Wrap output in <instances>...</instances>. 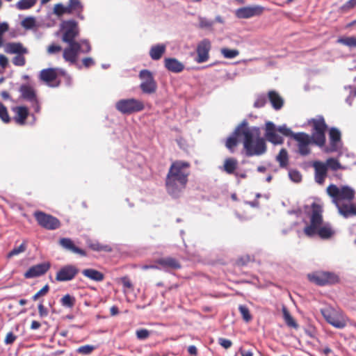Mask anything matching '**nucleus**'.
<instances>
[{
	"instance_id": "nucleus-9",
	"label": "nucleus",
	"mask_w": 356,
	"mask_h": 356,
	"mask_svg": "<svg viewBox=\"0 0 356 356\" xmlns=\"http://www.w3.org/2000/svg\"><path fill=\"white\" fill-rule=\"evenodd\" d=\"M33 216L38 224L46 229L54 230L60 227V222L57 218L43 211H37L34 212Z\"/></svg>"
},
{
	"instance_id": "nucleus-51",
	"label": "nucleus",
	"mask_w": 356,
	"mask_h": 356,
	"mask_svg": "<svg viewBox=\"0 0 356 356\" xmlns=\"http://www.w3.org/2000/svg\"><path fill=\"white\" fill-rule=\"evenodd\" d=\"M68 3L74 12L81 13L83 10V6L79 0H70Z\"/></svg>"
},
{
	"instance_id": "nucleus-12",
	"label": "nucleus",
	"mask_w": 356,
	"mask_h": 356,
	"mask_svg": "<svg viewBox=\"0 0 356 356\" xmlns=\"http://www.w3.org/2000/svg\"><path fill=\"white\" fill-rule=\"evenodd\" d=\"M297 142L298 152L302 156H307L311 152L309 145L313 143L311 136L305 132L296 133L293 138Z\"/></svg>"
},
{
	"instance_id": "nucleus-15",
	"label": "nucleus",
	"mask_w": 356,
	"mask_h": 356,
	"mask_svg": "<svg viewBox=\"0 0 356 356\" xmlns=\"http://www.w3.org/2000/svg\"><path fill=\"white\" fill-rule=\"evenodd\" d=\"M211 48V44L209 39L205 38L201 40L197 46V56L195 59L198 63L206 62L209 58V51Z\"/></svg>"
},
{
	"instance_id": "nucleus-60",
	"label": "nucleus",
	"mask_w": 356,
	"mask_h": 356,
	"mask_svg": "<svg viewBox=\"0 0 356 356\" xmlns=\"http://www.w3.org/2000/svg\"><path fill=\"white\" fill-rule=\"evenodd\" d=\"M250 261H251L250 257L248 255H246V256L241 257V258H239L237 260L236 263L238 266H245L247 264H248Z\"/></svg>"
},
{
	"instance_id": "nucleus-21",
	"label": "nucleus",
	"mask_w": 356,
	"mask_h": 356,
	"mask_svg": "<svg viewBox=\"0 0 356 356\" xmlns=\"http://www.w3.org/2000/svg\"><path fill=\"white\" fill-rule=\"evenodd\" d=\"M164 66L170 72L180 73L184 70V65L175 58H165Z\"/></svg>"
},
{
	"instance_id": "nucleus-26",
	"label": "nucleus",
	"mask_w": 356,
	"mask_h": 356,
	"mask_svg": "<svg viewBox=\"0 0 356 356\" xmlns=\"http://www.w3.org/2000/svg\"><path fill=\"white\" fill-rule=\"evenodd\" d=\"M156 262L165 268L179 269L181 268L179 262L172 257L161 258Z\"/></svg>"
},
{
	"instance_id": "nucleus-13",
	"label": "nucleus",
	"mask_w": 356,
	"mask_h": 356,
	"mask_svg": "<svg viewBox=\"0 0 356 356\" xmlns=\"http://www.w3.org/2000/svg\"><path fill=\"white\" fill-rule=\"evenodd\" d=\"M79 268L73 264L63 266L56 274L55 279L57 282H68L76 277L79 274Z\"/></svg>"
},
{
	"instance_id": "nucleus-35",
	"label": "nucleus",
	"mask_w": 356,
	"mask_h": 356,
	"mask_svg": "<svg viewBox=\"0 0 356 356\" xmlns=\"http://www.w3.org/2000/svg\"><path fill=\"white\" fill-rule=\"evenodd\" d=\"M337 42L350 48L356 47V37H341L338 38Z\"/></svg>"
},
{
	"instance_id": "nucleus-2",
	"label": "nucleus",
	"mask_w": 356,
	"mask_h": 356,
	"mask_svg": "<svg viewBox=\"0 0 356 356\" xmlns=\"http://www.w3.org/2000/svg\"><path fill=\"white\" fill-rule=\"evenodd\" d=\"M190 163L177 160L172 163L165 179L167 192L174 197H178L186 188L190 175Z\"/></svg>"
},
{
	"instance_id": "nucleus-54",
	"label": "nucleus",
	"mask_w": 356,
	"mask_h": 356,
	"mask_svg": "<svg viewBox=\"0 0 356 356\" xmlns=\"http://www.w3.org/2000/svg\"><path fill=\"white\" fill-rule=\"evenodd\" d=\"M49 290V286L48 284L44 286L39 291H38L33 297V300H37L40 296H45Z\"/></svg>"
},
{
	"instance_id": "nucleus-45",
	"label": "nucleus",
	"mask_w": 356,
	"mask_h": 356,
	"mask_svg": "<svg viewBox=\"0 0 356 356\" xmlns=\"http://www.w3.org/2000/svg\"><path fill=\"white\" fill-rule=\"evenodd\" d=\"M289 178L291 179V181H293V182H296V183H299L302 180V175L297 170H293V169L289 170Z\"/></svg>"
},
{
	"instance_id": "nucleus-10",
	"label": "nucleus",
	"mask_w": 356,
	"mask_h": 356,
	"mask_svg": "<svg viewBox=\"0 0 356 356\" xmlns=\"http://www.w3.org/2000/svg\"><path fill=\"white\" fill-rule=\"evenodd\" d=\"M62 41L67 44L77 42L75 39L79 35L78 23L74 20L65 22L62 26Z\"/></svg>"
},
{
	"instance_id": "nucleus-24",
	"label": "nucleus",
	"mask_w": 356,
	"mask_h": 356,
	"mask_svg": "<svg viewBox=\"0 0 356 356\" xmlns=\"http://www.w3.org/2000/svg\"><path fill=\"white\" fill-rule=\"evenodd\" d=\"M5 51L10 54H28L29 50L27 48L20 42H9L6 45Z\"/></svg>"
},
{
	"instance_id": "nucleus-37",
	"label": "nucleus",
	"mask_w": 356,
	"mask_h": 356,
	"mask_svg": "<svg viewBox=\"0 0 356 356\" xmlns=\"http://www.w3.org/2000/svg\"><path fill=\"white\" fill-rule=\"evenodd\" d=\"M325 164L327 168L334 171L344 168L337 159L332 157L327 159Z\"/></svg>"
},
{
	"instance_id": "nucleus-27",
	"label": "nucleus",
	"mask_w": 356,
	"mask_h": 356,
	"mask_svg": "<svg viewBox=\"0 0 356 356\" xmlns=\"http://www.w3.org/2000/svg\"><path fill=\"white\" fill-rule=\"evenodd\" d=\"M82 274L87 278L95 282H102L104 279V275L102 272L93 268L83 269Z\"/></svg>"
},
{
	"instance_id": "nucleus-63",
	"label": "nucleus",
	"mask_w": 356,
	"mask_h": 356,
	"mask_svg": "<svg viewBox=\"0 0 356 356\" xmlns=\"http://www.w3.org/2000/svg\"><path fill=\"white\" fill-rule=\"evenodd\" d=\"M8 64V60L7 57L3 54H0V66L5 68L7 67Z\"/></svg>"
},
{
	"instance_id": "nucleus-39",
	"label": "nucleus",
	"mask_w": 356,
	"mask_h": 356,
	"mask_svg": "<svg viewBox=\"0 0 356 356\" xmlns=\"http://www.w3.org/2000/svg\"><path fill=\"white\" fill-rule=\"evenodd\" d=\"M239 312L241 313L243 319L248 323L252 319V316L250 314V310L248 307L245 305H239L238 307Z\"/></svg>"
},
{
	"instance_id": "nucleus-34",
	"label": "nucleus",
	"mask_w": 356,
	"mask_h": 356,
	"mask_svg": "<svg viewBox=\"0 0 356 356\" xmlns=\"http://www.w3.org/2000/svg\"><path fill=\"white\" fill-rule=\"evenodd\" d=\"M329 138L331 145L335 146L341 140V132L336 128H331L329 131Z\"/></svg>"
},
{
	"instance_id": "nucleus-52",
	"label": "nucleus",
	"mask_w": 356,
	"mask_h": 356,
	"mask_svg": "<svg viewBox=\"0 0 356 356\" xmlns=\"http://www.w3.org/2000/svg\"><path fill=\"white\" fill-rule=\"evenodd\" d=\"M199 24L200 28L211 29L213 26L214 22L213 21L208 19L205 17H200Z\"/></svg>"
},
{
	"instance_id": "nucleus-25",
	"label": "nucleus",
	"mask_w": 356,
	"mask_h": 356,
	"mask_svg": "<svg viewBox=\"0 0 356 356\" xmlns=\"http://www.w3.org/2000/svg\"><path fill=\"white\" fill-rule=\"evenodd\" d=\"M238 167V161L235 158H227L224 161V163L221 169L229 175L235 174L236 176L238 173H235V170Z\"/></svg>"
},
{
	"instance_id": "nucleus-50",
	"label": "nucleus",
	"mask_w": 356,
	"mask_h": 356,
	"mask_svg": "<svg viewBox=\"0 0 356 356\" xmlns=\"http://www.w3.org/2000/svg\"><path fill=\"white\" fill-rule=\"evenodd\" d=\"M78 42L81 44L80 53L88 54L91 51L92 47L88 40H81Z\"/></svg>"
},
{
	"instance_id": "nucleus-58",
	"label": "nucleus",
	"mask_w": 356,
	"mask_h": 356,
	"mask_svg": "<svg viewBox=\"0 0 356 356\" xmlns=\"http://www.w3.org/2000/svg\"><path fill=\"white\" fill-rule=\"evenodd\" d=\"M54 13L59 17L64 15V6L62 3L56 4L54 7Z\"/></svg>"
},
{
	"instance_id": "nucleus-40",
	"label": "nucleus",
	"mask_w": 356,
	"mask_h": 356,
	"mask_svg": "<svg viewBox=\"0 0 356 356\" xmlns=\"http://www.w3.org/2000/svg\"><path fill=\"white\" fill-rule=\"evenodd\" d=\"M221 54L225 58H234L239 54V51L237 49H229L228 48H222L220 49Z\"/></svg>"
},
{
	"instance_id": "nucleus-61",
	"label": "nucleus",
	"mask_w": 356,
	"mask_h": 356,
	"mask_svg": "<svg viewBox=\"0 0 356 356\" xmlns=\"http://www.w3.org/2000/svg\"><path fill=\"white\" fill-rule=\"evenodd\" d=\"M83 65L88 68L95 65V60L90 57H86L82 60Z\"/></svg>"
},
{
	"instance_id": "nucleus-62",
	"label": "nucleus",
	"mask_w": 356,
	"mask_h": 356,
	"mask_svg": "<svg viewBox=\"0 0 356 356\" xmlns=\"http://www.w3.org/2000/svg\"><path fill=\"white\" fill-rule=\"evenodd\" d=\"M38 312L40 317H45L48 315L47 309L43 305L42 303L38 305Z\"/></svg>"
},
{
	"instance_id": "nucleus-43",
	"label": "nucleus",
	"mask_w": 356,
	"mask_h": 356,
	"mask_svg": "<svg viewBox=\"0 0 356 356\" xmlns=\"http://www.w3.org/2000/svg\"><path fill=\"white\" fill-rule=\"evenodd\" d=\"M0 119L4 123H8L10 121V118L9 116L8 109L6 107V106L1 102H0Z\"/></svg>"
},
{
	"instance_id": "nucleus-5",
	"label": "nucleus",
	"mask_w": 356,
	"mask_h": 356,
	"mask_svg": "<svg viewBox=\"0 0 356 356\" xmlns=\"http://www.w3.org/2000/svg\"><path fill=\"white\" fill-rule=\"evenodd\" d=\"M321 313L325 321L336 328L341 329L347 325L348 318L346 316L341 312L333 307H327L321 309Z\"/></svg>"
},
{
	"instance_id": "nucleus-29",
	"label": "nucleus",
	"mask_w": 356,
	"mask_h": 356,
	"mask_svg": "<svg viewBox=\"0 0 356 356\" xmlns=\"http://www.w3.org/2000/svg\"><path fill=\"white\" fill-rule=\"evenodd\" d=\"M166 46L164 44H158L151 47L149 56L152 60H159L165 52Z\"/></svg>"
},
{
	"instance_id": "nucleus-56",
	"label": "nucleus",
	"mask_w": 356,
	"mask_h": 356,
	"mask_svg": "<svg viewBox=\"0 0 356 356\" xmlns=\"http://www.w3.org/2000/svg\"><path fill=\"white\" fill-rule=\"evenodd\" d=\"M266 104V97L265 95H259L257 97V98L256 99V100L254 103V106L255 108H262L265 106Z\"/></svg>"
},
{
	"instance_id": "nucleus-23",
	"label": "nucleus",
	"mask_w": 356,
	"mask_h": 356,
	"mask_svg": "<svg viewBox=\"0 0 356 356\" xmlns=\"http://www.w3.org/2000/svg\"><path fill=\"white\" fill-rule=\"evenodd\" d=\"M15 113L14 120L19 125H24L29 116V109L26 106H16L13 108Z\"/></svg>"
},
{
	"instance_id": "nucleus-32",
	"label": "nucleus",
	"mask_w": 356,
	"mask_h": 356,
	"mask_svg": "<svg viewBox=\"0 0 356 356\" xmlns=\"http://www.w3.org/2000/svg\"><path fill=\"white\" fill-rule=\"evenodd\" d=\"M88 245L93 251L97 252H110L112 251V248L108 245L101 244L97 241H90L88 242Z\"/></svg>"
},
{
	"instance_id": "nucleus-18",
	"label": "nucleus",
	"mask_w": 356,
	"mask_h": 356,
	"mask_svg": "<svg viewBox=\"0 0 356 356\" xmlns=\"http://www.w3.org/2000/svg\"><path fill=\"white\" fill-rule=\"evenodd\" d=\"M58 70L56 68H47L40 71V79L51 87L58 86L60 82L56 83L58 78Z\"/></svg>"
},
{
	"instance_id": "nucleus-47",
	"label": "nucleus",
	"mask_w": 356,
	"mask_h": 356,
	"mask_svg": "<svg viewBox=\"0 0 356 356\" xmlns=\"http://www.w3.org/2000/svg\"><path fill=\"white\" fill-rule=\"evenodd\" d=\"M277 130L279 133L282 134V135L288 137H291L293 138V136L296 135V133H293L291 129H289L286 125L284 124L282 126H280L278 128H277Z\"/></svg>"
},
{
	"instance_id": "nucleus-11",
	"label": "nucleus",
	"mask_w": 356,
	"mask_h": 356,
	"mask_svg": "<svg viewBox=\"0 0 356 356\" xmlns=\"http://www.w3.org/2000/svg\"><path fill=\"white\" fill-rule=\"evenodd\" d=\"M139 77L142 80L140 88L143 92L146 94L154 93L156 90V83L152 73L148 70H143L139 73Z\"/></svg>"
},
{
	"instance_id": "nucleus-57",
	"label": "nucleus",
	"mask_w": 356,
	"mask_h": 356,
	"mask_svg": "<svg viewBox=\"0 0 356 356\" xmlns=\"http://www.w3.org/2000/svg\"><path fill=\"white\" fill-rule=\"evenodd\" d=\"M16 339H17V336L15 334H14L13 332H10L6 334L5 339H4V343L6 345H11L15 342Z\"/></svg>"
},
{
	"instance_id": "nucleus-38",
	"label": "nucleus",
	"mask_w": 356,
	"mask_h": 356,
	"mask_svg": "<svg viewBox=\"0 0 356 356\" xmlns=\"http://www.w3.org/2000/svg\"><path fill=\"white\" fill-rule=\"evenodd\" d=\"M26 248L27 243L24 241L19 246L15 247L11 251H10L7 254V258L10 259L14 256L18 255L19 254L25 252Z\"/></svg>"
},
{
	"instance_id": "nucleus-36",
	"label": "nucleus",
	"mask_w": 356,
	"mask_h": 356,
	"mask_svg": "<svg viewBox=\"0 0 356 356\" xmlns=\"http://www.w3.org/2000/svg\"><path fill=\"white\" fill-rule=\"evenodd\" d=\"M37 0H20L16 3L18 10H27L35 5Z\"/></svg>"
},
{
	"instance_id": "nucleus-31",
	"label": "nucleus",
	"mask_w": 356,
	"mask_h": 356,
	"mask_svg": "<svg viewBox=\"0 0 356 356\" xmlns=\"http://www.w3.org/2000/svg\"><path fill=\"white\" fill-rule=\"evenodd\" d=\"M282 312L283 314V318L284 320L285 323L287 326L290 327H293L296 330L298 328V324L295 321V319L293 318V316L291 315L289 311L286 308V306L283 305L282 307Z\"/></svg>"
},
{
	"instance_id": "nucleus-8",
	"label": "nucleus",
	"mask_w": 356,
	"mask_h": 356,
	"mask_svg": "<svg viewBox=\"0 0 356 356\" xmlns=\"http://www.w3.org/2000/svg\"><path fill=\"white\" fill-rule=\"evenodd\" d=\"M310 282L318 285L325 286L335 284L339 282L337 275L331 272H316L313 274L308 275Z\"/></svg>"
},
{
	"instance_id": "nucleus-41",
	"label": "nucleus",
	"mask_w": 356,
	"mask_h": 356,
	"mask_svg": "<svg viewBox=\"0 0 356 356\" xmlns=\"http://www.w3.org/2000/svg\"><path fill=\"white\" fill-rule=\"evenodd\" d=\"M63 306L72 308L75 303V298L70 294L65 295L60 300Z\"/></svg>"
},
{
	"instance_id": "nucleus-1",
	"label": "nucleus",
	"mask_w": 356,
	"mask_h": 356,
	"mask_svg": "<svg viewBox=\"0 0 356 356\" xmlns=\"http://www.w3.org/2000/svg\"><path fill=\"white\" fill-rule=\"evenodd\" d=\"M259 135V128L249 127L248 122L243 120L234 129L233 134L227 138L225 146L230 152L233 153L238 143V138L243 137L246 156H260L266 152V144L264 138L260 137Z\"/></svg>"
},
{
	"instance_id": "nucleus-4",
	"label": "nucleus",
	"mask_w": 356,
	"mask_h": 356,
	"mask_svg": "<svg viewBox=\"0 0 356 356\" xmlns=\"http://www.w3.org/2000/svg\"><path fill=\"white\" fill-rule=\"evenodd\" d=\"M309 225L305 227L303 232L308 237L317 234L322 239H328L334 234V231L328 222L323 223L322 207L316 204H312Z\"/></svg>"
},
{
	"instance_id": "nucleus-33",
	"label": "nucleus",
	"mask_w": 356,
	"mask_h": 356,
	"mask_svg": "<svg viewBox=\"0 0 356 356\" xmlns=\"http://www.w3.org/2000/svg\"><path fill=\"white\" fill-rule=\"evenodd\" d=\"M276 161L279 163L280 167L285 168L289 164V155L287 151L282 148L276 156Z\"/></svg>"
},
{
	"instance_id": "nucleus-55",
	"label": "nucleus",
	"mask_w": 356,
	"mask_h": 356,
	"mask_svg": "<svg viewBox=\"0 0 356 356\" xmlns=\"http://www.w3.org/2000/svg\"><path fill=\"white\" fill-rule=\"evenodd\" d=\"M9 29V26L7 22H2L0 24V47H2L3 43V35Z\"/></svg>"
},
{
	"instance_id": "nucleus-6",
	"label": "nucleus",
	"mask_w": 356,
	"mask_h": 356,
	"mask_svg": "<svg viewBox=\"0 0 356 356\" xmlns=\"http://www.w3.org/2000/svg\"><path fill=\"white\" fill-rule=\"evenodd\" d=\"M115 108L122 114L130 115L142 111L145 105L143 101L137 99H122L116 102Z\"/></svg>"
},
{
	"instance_id": "nucleus-46",
	"label": "nucleus",
	"mask_w": 356,
	"mask_h": 356,
	"mask_svg": "<svg viewBox=\"0 0 356 356\" xmlns=\"http://www.w3.org/2000/svg\"><path fill=\"white\" fill-rule=\"evenodd\" d=\"M62 51V47L56 43H51L47 47V53L49 55L58 54Z\"/></svg>"
},
{
	"instance_id": "nucleus-30",
	"label": "nucleus",
	"mask_w": 356,
	"mask_h": 356,
	"mask_svg": "<svg viewBox=\"0 0 356 356\" xmlns=\"http://www.w3.org/2000/svg\"><path fill=\"white\" fill-rule=\"evenodd\" d=\"M268 97L269 99V101L270 102L273 107L275 110H279L283 106V99L282 97L279 95L277 92H276L274 90H271L268 92Z\"/></svg>"
},
{
	"instance_id": "nucleus-48",
	"label": "nucleus",
	"mask_w": 356,
	"mask_h": 356,
	"mask_svg": "<svg viewBox=\"0 0 356 356\" xmlns=\"http://www.w3.org/2000/svg\"><path fill=\"white\" fill-rule=\"evenodd\" d=\"M95 349V347L92 345H85L80 346L76 350V352L82 354V355H89Z\"/></svg>"
},
{
	"instance_id": "nucleus-16",
	"label": "nucleus",
	"mask_w": 356,
	"mask_h": 356,
	"mask_svg": "<svg viewBox=\"0 0 356 356\" xmlns=\"http://www.w3.org/2000/svg\"><path fill=\"white\" fill-rule=\"evenodd\" d=\"M80 51L81 44L79 42L68 44V47H65L63 51V57L66 62L75 64Z\"/></svg>"
},
{
	"instance_id": "nucleus-22",
	"label": "nucleus",
	"mask_w": 356,
	"mask_h": 356,
	"mask_svg": "<svg viewBox=\"0 0 356 356\" xmlns=\"http://www.w3.org/2000/svg\"><path fill=\"white\" fill-rule=\"evenodd\" d=\"M59 244L65 250H69L73 253L78 254L82 257L87 255L86 251L76 247L72 239L69 238H62L59 241Z\"/></svg>"
},
{
	"instance_id": "nucleus-14",
	"label": "nucleus",
	"mask_w": 356,
	"mask_h": 356,
	"mask_svg": "<svg viewBox=\"0 0 356 356\" xmlns=\"http://www.w3.org/2000/svg\"><path fill=\"white\" fill-rule=\"evenodd\" d=\"M265 8L259 5L239 8L236 10V16L239 19H248L263 14Z\"/></svg>"
},
{
	"instance_id": "nucleus-3",
	"label": "nucleus",
	"mask_w": 356,
	"mask_h": 356,
	"mask_svg": "<svg viewBox=\"0 0 356 356\" xmlns=\"http://www.w3.org/2000/svg\"><path fill=\"white\" fill-rule=\"evenodd\" d=\"M326 192L341 216L344 218L356 216V206L350 203L355 198L354 189L348 186L339 188L332 184L327 187Z\"/></svg>"
},
{
	"instance_id": "nucleus-42",
	"label": "nucleus",
	"mask_w": 356,
	"mask_h": 356,
	"mask_svg": "<svg viewBox=\"0 0 356 356\" xmlns=\"http://www.w3.org/2000/svg\"><path fill=\"white\" fill-rule=\"evenodd\" d=\"M21 24L25 29H31L35 26L36 21L33 17H27L22 21Z\"/></svg>"
},
{
	"instance_id": "nucleus-53",
	"label": "nucleus",
	"mask_w": 356,
	"mask_h": 356,
	"mask_svg": "<svg viewBox=\"0 0 356 356\" xmlns=\"http://www.w3.org/2000/svg\"><path fill=\"white\" fill-rule=\"evenodd\" d=\"M136 334L138 339L144 340L149 337L150 332L147 329H140L136 330Z\"/></svg>"
},
{
	"instance_id": "nucleus-20",
	"label": "nucleus",
	"mask_w": 356,
	"mask_h": 356,
	"mask_svg": "<svg viewBox=\"0 0 356 356\" xmlns=\"http://www.w3.org/2000/svg\"><path fill=\"white\" fill-rule=\"evenodd\" d=\"M314 168L315 181L319 184H323L327 177V165L321 161H314L312 164Z\"/></svg>"
},
{
	"instance_id": "nucleus-19",
	"label": "nucleus",
	"mask_w": 356,
	"mask_h": 356,
	"mask_svg": "<svg viewBox=\"0 0 356 356\" xmlns=\"http://www.w3.org/2000/svg\"><path fill=\"white\" fill-rule=\"evenodd\" d=\"M49 262H44L34 265L29 268L24 276L26 279L33 278L44 275L50 268Z\"/></svg>"
},
{
	"instance_id": "nucleus-49",
	"label": "nucleus",
	"mask_w": 356,
	"mask_h": 356,
	"mask_svg": "<svg viewBox=\"0 0 356 356\" xmlns=\"http://www.w3.org/2000/svg\"><path fill=\"white\" fill-rule=\"evenodd\" d=\"M120 281L122 283L124 291H126L127 289L132 291L134 289L133 284L131 283L130 279L127 276L122 277L120 278Z\"/></svg>"
},
{
	"instance_id": "nucleus-28",
	"label": "nucleus",
	"mask_w": 356,
	"mask_h": 356,
	"mask_svg": "<svg viewBox=\"0 0 356 356\" xmlns=\"http://www.w3.org/2000/svg\"><path fill=\"white\" fill-rule=\"evenodd\" d=\"M22 97L31 102L35 101L36 97L35 92L33 87L29 85H22L19 88Z\"/></svg>"
},
{
	"instance_id": "nucleus-17",
	"label": "nucleus",
	"mask_w": 356,
	"mask_h": 356,
	"mask_svg": "<svg viewBox=\"0 0 356 356\" xmlns=\"http://www.w3.org/2000/svg\"><path fill=\"white\" fill-rule=\"evenodd\" d=\"M277 132L275 125L272 122L266 123L265 138L268 142L273 145L283 144L284 138Z\"/></svg>"
},
{
	"instance_id": "nucleus-44",
	"label": "nucleus",
	"mask_w": 356,
	"mask_h": 356,
	"mask_svg": "<svg viewBox=\"0 0 356 356\" xmlns=\"http://www.w3.org/2000/svg\"><path fill=\"white\" fill-rule=\"evenodd\" d=\"M26 54H16L12 59V63L15 66L22 67L26 64V58L24 55Z\"/></svg>"
},
{
	"instance_id": "nucleus-59",
	"label": "nucleus",
	"mask_w": 356,
	"mask_h": 356,
	"mask_svg": "<svg viewBox=\"0 0 356 356\" xmlns=\"http://www.w3.org/2000/svg\"><path fill=\"white\" fill-rule=\"evenodd\" d=\"M218 343L225 349H228L232 346L231 340L222 337L218 339Z\"/></svg>"
},
{
	"instance_id": "nucleus-7",
	"label": "nucleus",
	"mask_w": 356,
	"mask_h": 356,
	"mask_svg": "<svg viewBox=\"0 0 356 356\" xmlns=\"http://www.w3.org/2000/svg\"><path fill=\"white\" fill-rule=\"evenodd\" d=\"M310 123L313 127L311 138L314 144L321 147H323L325 144V131L327 128L324 118L320 117L317 119H312Z\"/></svg>"
},
{
	"instance_id": "nucleus-64",
	"label": "nucleus",
	"mask_w": 356,
	"mask_h": 356,
	"mask_svg": "<svg viewBox=\"0 0 356 356\" xmlns=\"http://www.w3.org/2000/svg\"><path fill=\"white\" fill-rule=\"evenodd\" d=\"M355 6H356V0H349L343 6V7L347 9H351Z\"/></svg>"
}]
</instances>
